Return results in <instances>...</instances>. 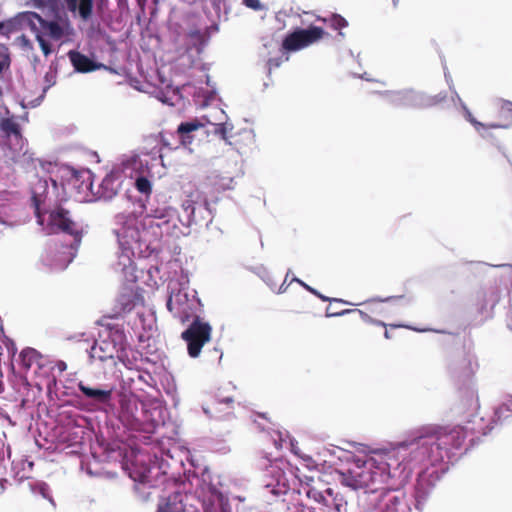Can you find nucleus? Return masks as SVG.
<instances>
[{"label": "nucleus", "mask_w": 512, "mask_h": 512, "mask_svg": "<svg viewBox=\"0 0 512 512\" xmlns=\"http://www.w3.org/2000/svg\"><path fill=\"white\" fill-rule=\"evenodd\" d=\"M330 505L329 512H347V503L343 499L331 498Z\"/></svg>", "instance_id": "obj_44"}, {"label": "nucleus", "mask_w": 512, "mask_h": 512, "mask_svg": "<svg viewBox=\"0 0 512 512\" xmlns=\"http://www.w3.org/2000/svg\"><path fill=\"white\" fill-rule=\"evenodd\" d=\"M203 125L196 119L181 122L177 127V134L182 138V146L187 148L193 140L192 132L198 130Z\"/></svg>", "instance_id": "obj_25"}, {"label": "nucleus", "mask_w": 512, "mask_h": 512, "mask_svg": "<svg viewBox=\"0 0 512 512\" xmlns=\"http://www.w3.org/2000/svg\"><path fill=\"white\" fill-rule=\"evenodd\" d=\"M0 130L5 136H14L17 139L22 138L20 125L13 117L3 118L0 121Z\"/></svg>", "instance_id": "obj_31"}, {"label": "nucleus", "mask_w": 512, "mask_h": 512, "mask_svg": "<svg viewBox=\"0 0 512 512\" xmlns=\"http://www.w3.org/2000/svg\"><path fill=\"white\" fill-rule=\"evenodd\" d=\"M157 227L162 233L179 238L189 234V227L193 224H200L209 216L212 220V210L207 201L203 205L196 206L192 200H184L182 203V213H179L173 207H164L157 210Z\"/></svg>", "instance_id": "obj_3"}, {"label": "nucleus", "mask_w": 512, "mask_h": 512, "mask_svg": "<svg viewBox=\"0 0 512 512\" xmlns=\"http://www.w3.org/2000/svg\"><path fill=\"white\" fill-rule=\"evenodd\" d=\"M283 62V59L282 57H276V58H270L267 62V66H268V73L270 74L271 73V70L273 68H278L280 67V65L282 64Z\"/></svg>", "instance_id": "obj_52"}, {"label": "nucleus", "mask_w": 512, "mask_h": 512, "mask_svg": "<svg viewBox=\"0 0 512 512\" xmlns=\"http://www.w3.org/2000/svg\"><path fill=\"white\" fill-rule=\"evenodd\" d=\"M3 347L7 350V352H17V347L14 341L8 337H4L2 341Z\"/></svg>", "instance_id": "obj_51"}, {"label": "nucleus", "mask_w": 512, "mask_h": 512, "mask_svg": "<svg viewBox=\"0 0 512 512\" xmlns=\"http://www.w3.org/2000/svg\"><path fill=\"white\" fill-rule=\"evenodd\" d=\"M447 99V93L446 92H439L436 95H428L427 93L423 92V109L430 108L433 106H436L440 103L445 102Z\"/></svg>", "instance_id": "obj_39"}, {"label": "nucleus", "mask_w": 512, "mask_h": 512, "mask_svg": "<svg viewBox=\"0 0 512 512\" xmlns=\"http://www.w3.org/2000/svg\"><path fill=\"white\" fill-rule=\"evenodd\" d=\"M66 187L74 192L79 200H87L91 196H95L93 186V174L89 169L66 168L64 177Z\"/></svg>", "instance_id": "obj_8"}, {"label": "nucleus", "mask_w": 512, "mask_h": 512, "mask_svg": "<svg viewBox=\"0 0 512 512\" xmlns=\"http://www.w3.org/2000/svg\"><path fill=\"white\" fill-rule=\"evenodd\" d=\"M42 203V198L40 195H37L35 192H33V195H32V204L34 206V209H35V216L37 217L38 219V222L40 224L43 223V219H42V213H41V210H40V205Z\"/></svg>", "instance_id": "obj_46"}, {"label": "nucleus", "mask_w": 512, "mask_h": 512, "mask_svg": "<svg viewBox=\"0 0 512 512\" xmlns=\"http://www.w3.org/2000/svg\"><path fill=\"white\" fill-rule=\"evenodd\" d=\"M503 109H506L508 111H512V102L511 101H504L502 105Z\"/></svg>", "instance_id": "obj_63"}, {"label": "nucleus", "mask_w": 512, "mask_h": 512, "mask_svg": "<svg viewBox=\"0 0 512 512\" xmlns=\"http://www.w3.org/2000/svg\"><path fill=\"white\" fill-rule=\"evenodd\" d=\"M243 4L254 11H262L265 9L260 0H243Z\"/></svg>", "instance_id": "obj_49"}, {"label": "nucleus", "mask_w": 512, "mask_h": 512, "mask_svg": "<svg viewBox=\"0 0 512 512\" xmlns=\"http://www.w3.org/2000/svg\"><path fill=\"white\" fill-rule=\"evenodd\" d=\"M120 463H121V468L124 471H127L128 470V460L126 459V453H124L123 458Z\"/></svg>", "instance_id": "obj_59"}, {"label": "nucleus", "mask_w": 512, "mask_h": 512, "mask_svg": "<svg viewBox=\"0 0 512 512\" xmlns=\"http://www.w3.org/2000/svg\"><path fill=\"white\" fill-rule=\"evenodd\" d=\"M435 465H431V467H434ZM430 467H419L420 469L427 470ZM433 490V484L428 479V475H426V472L423 471L419 474V477L417 479V483L415 485V491H414V499H415V509L417 512H422L424 509V506Z\"/></svg>", "instance_id": "obj_18"}, {"label": "nucleus", "mask_w": 512, "mask_h": 512, "mask_svg": "<svg viewBox=\"0 0 512 512\" xmlns=\"http://www.w3.org/2000/svg\"><path fill=\"white\" fill-rule=\"evenodd\" d=\"M144 290H136L130 294V315L134 314V321L131 329L137 338L138 347L135 352H158L155 347L156 338V316L155 312L144 304Z\"/></svg>", "instance_id": "obj_4"}, {"label": "nucleus", "mask_w": 512, "mask_h": 512, "mask_svg": "<svg viewBox=\"0 0 512 512\" xmlns=\"http://www.w3.org/2000/svg\"><path fill=\"white\" fill-rule=\"evenodd\" d=\"M100 349V340L98 339H89L83 338L76 341V349L80 352H94L96 348Z\"/></svg>", "instance_id": "obj_37"}, {"label": "nucleus", "mask_w": 512, "mask_h": 512, "mask_svg": "<svg viewBox=\"0 0 512 512\" xmlns=\"http://www.w3.org/2000/svg\"><path fill=\"white\" fill-rule=\"evenodd\" d=\"M149 365L153 368L157 383L160 382L165 393L172 398L174 405H177L179 399L177 397V387L173 376L166 371L163 364L149 363Z\"/></svg>", "instance_id": "obj_21"}, {"label": "nucleus", "mask_w": 512, "mask_h": 512, "mask_svg": "<svg viewBox=\"0 0 512 512\" xmlns=\"http://www.w3.org/2000/svg\"><path fill=\"white\" fill-rule=\"evenodd\" d=\"M43 18L32 11H25L18 13L14 18L8 21L10 30H25L29 29L35 36L41 33V24Z\"/></svg>", "instance_id": "obj_16"}, {"label": "nucleus", "mask_w": 512, "mask_h": 512, "mask_svg": "<svg viewBox=\"0 0 512 512\" xmlns=\"http://www.w3.org/2000/svg\"><path fill=\"white\" fill-rule=\"evenodd\" d=\"M461 367L455 370V373H459L464 377H470L478 368L477 362L473 361L472 358L462 355Z\"/></svg>", "instance_id": "obj_36"}, {"label": "nucleus", "mask_w": 512, "mask_h": 512, "mask_svg": "<svg viewBox=\"0 0 512 512\" xmlns=\"http://www.w3.org/2000/svg\"><path fill=\"white\" fill-rule=\"evenodd\" d=\"M115 219L116 225L119 227L114 228L113 232L117 238V242L119 245V254L118 261L114 265V269L116 271L120 270L122 272H125L127 267L126 259H128V255L126 253L128 244V216L125 214H118Z\"/></svg>", "instance_id": "obj_14"}, {"label": "nucleus", "mask_w": 512, "mask_h": 512, "mask_svg": "<svg viewBox=\"0 0 512 512\" xmlns=\"http://www.w3.org/2000/svg\"><path fill=\"white\" fill-rule=\"evenodd\" d=\"M293 282H297L298 284H300L304 289H306L307 291H309L310 293H312L313 295L317 296L319 299H321L322 301L324 302H340V303H345V304H350L349 302H346L342 299H338V298H329L323 294H321L318 290L314 289L313 287L309 286L308 284H306L305 282H303L302 280H300L299 278L297 277H293L292 279Z\"/></svg>", "instance_id": "obj_38"}, {"label": "nucleus", "mask_w": 512, "mask_h": 512, "mask_svg": "<svg viewBox=\"0 0 512 512\" xmlns=\"http://www.w3.org/2000/svg\"><path fill=\"white\" fill-rule=\"evenodd\" d=\"M139 71L143 81L130 76L129 82L130 87L139 92L151 94L156 91L157 84H166V78L158 69H151V71L144 72L141 68H139Z\"/></svg>", "instance_id": "obj_15"}, {"label": "nucleus", "mask_w": 512, "mask_h": 512, "mask_svg": "<svg viewBox=\"0 0 512 512\" xmlns=\"http://www.w3.org/2000/svg\"><path fill=\"white\" fill-rule=\"evenodd\" d=\"M471 399L473 401L472 405H475V406H478V397H477V394L475 393L474 390H472L471 392Z\"/></svg>", "instance_id": "obj_62"}, {"label": "nucleus", "mask_w": 512, "mask_h": 512, "mask_svg": "<svg viewBox=\"0 0 512 512\" xmlns=\"http://www.w3.org/2000/svg\"><path fill=\"white\" fill-rule=\"evenodd\" d=\"M35 37L44 55L48 56L51 53V45L49 42L44 39V36L41 33L37 34Z\"/></svg>", "instance_id": "obj_48"}, {"label": "nucleus", "mask_w": 512, "mask_h": 512, "mask_svg": "<svg viewBox=\"0 0 512 512\" xmlns=\"http://www.w3.org/2000/svg\"><path fill=\"white\" fill-rule=\"evenodd\" d=\"M122 182L123 180L120 173L111 172L107 174L98 185L95 196L103 199L113 198L118 193Z\"/></svg>", "instance_id": "obj_22"}, {"label": "nucleus", "mask_w": 512, "mask_h": 512, "mask_svg": "<svg viewBox=\"0 0 512 512\" xmlns=\"http://www.w3.org/2000/svg\"><path fill=\"white\" fill-rule=\"evenodd\" d=\"M481 295V298H482V303L479 307V312L480 313H483L484 310L486 309V306H487V303H486V294L483 292L480 294Z\"/></svg>", "instance_id": "obj_57"}, {"label": "nucleus", "mask_w": 512, "mask_h": 512, "mask_svg": "<svg viewBox=\"0 0 512 512\" xmlns=\"http://www.w3.org/2000/svg\"><path fill=\"white\" fill-rule=\"evenodd\" d=\"M10 65V58L8 54V49L4 45H0V73L2 71L9 67Z\"/></svg>", "instance_id": "obj_45"}, {"label": "nucleus", "mask_w": 512, "mask_h": 512, "mask_svg": "<svg viewBox=\"0 0 512 512\" xmlns=\"http://www.w3.org/2000/svg\"><path fill=\"white\" fill-rule=\"evenodd\" d=\"M41 25V34L43 36L47 35L54 40L62 38L64 34L63 29L56 21H46L43 19V23Z\"/></svg>", "instance_id": "obj_33"}, {"label": "nucleus", "mask_w": 512, "mask_h": 512, "mask_svg": "<svg viewBox=\"0 0 512 512\" xmlns=\"http://www.w3.org/2000/svg\"><path fill=\"white\" fill-rule=\"evenodd\" d=\"M505 410L507 413L512 414V396H508L501 405L494 410L493 422L500 421L502 419V413Z\"/></svg>", "instance_id": "obj_40"}, {"label": "nucleus", "mask_w": 512, "mask_h": 512, "mask_svg": "<svg viewBox=\"0 0 512 512\" xmlns=\"http://www.w3.org/2000/svg\"><path fill=\"white\" fill-rule=\"evenodd\" d=\"M378 94L390 105L397 108L423 109V91L413 88L385 90Z\"/></svg>", "instance_id": "obj_10"}, {"label": "nucleus", "mask_w": 512, "mask_h": 512, "mask_svg": "<svg viewBox=\"0 0 512 512\" xmlns=\"http://www.w3.org/2000/svg\"><path fill=\"white\" fill-rule=\"evenodd\" d=\"M209 36L204 35L200 30H191L187 35V49L195 50L196 54H201L204 50Z\"/></svg>", "instance_id": "obj_26"}, {"label": "nucleus", "mask_w": 512, "mask_h": 512, "mask_svg": "<svg viewBox=\"0 0 512 512\" xmlns=\"http://www.w3.org/2000/svg\"><path fill=\"white\" fill-rule=\"evenodd\" d=\"M348 314L357 315L362 321L367 322V323H373V324L384 326V327L386 326V324L384 322L379 321V320H374L367 313H365L359 309H344L339 312H331L330 307H327L326 312H325V316L328 318L340 317V316H344V315H348Z\"/></svg>", "instance_id": "obj_28"}, {"label": "nucleus", "mask_w": 512, "mask_h": 512, "mask_svg": "<svg viewBox=\"0 0 512 512\" xmlns=\"http://www.w3.org/2000/svg\"><path fill=\"white\" fill-rule=\"evenodd\" d=\"M157 98L164 104H167V105H171L173 106L174 103L172 101V98L171 97H168L165 95V93L163 91H159L158 94H157Z\"/></svg>", "instance_id": "obj_53"}, {"label": "nucleus", "mask_w": 512, "mask_h": 512, "mask_svg": "<svg viewBox=\"0 0 512 512\" xmlns=\"http://www.w3.org/2000/svg\"><path fill=\"white\" fill-rule=\"evenodd\" d=\"M158 509H162L163 512H184L182 493L176 491L163 498L158 504Z\"/></svg>", "instance_id": "obj_24"}, {"label": "nucleus", "mask_w": 512, "mask_h": 512, "mask_svg": "<svg viewBox=\"0 0 512 512\" xmlns=\"http://www.w3.org/2000/svg\"><path fill=\"white\" fill-rule=\"evenodd\" d=\"M48 0H28L34 7L42 8L46 5Z\"/></svg>", "instance_id": "obj_55"}, {"label": "nucleus", "mask_w": 512, "mask_h": 512, "mask_svg": "<svg viewBox=\"0 0 512 512\" xmlns=\"http://www.w3.org/2000/svg\"><path fill=\"white\" fill-rule=\"evenodd\" d=\"M211 326L196 317L189 327L182 332V339L187 344V352H201L205 343L211 338Z\"/></svg>", "instance_id": "obj_11"}, {"label": "nucleus", "mask_w": 512, "mask_h": 512, "mask_svg": "<svg viewBox=\"0 0 512 512\" xmlns=\"http://www.w3.org/2000/svg\"><path fill=\"white\" fill-rule=\"evenodd\" d=\"M153 487L148 485L145 481H140L135 484L134 491L143 501H147L151 495Z\"/></svg>", "instance_id": "obj_41"}, {"label": "nucleus", "mask_w": 512, "mask_h": 512, "mask_svg": "<svg viewBox=\"0 0 512 512\" xmlns=\"http://www.w3.org/2000/svg\"><path fill=\"white\" fill-rule=\"evenodd\" d=\"M445 77L446 79H448V76L447 74H445ZM448 82V85H449V89L452 93L451 95V102L453 104V106H456V104L458 103L463 111V116L464 118L470 122L473 127L475 128V130L477 132L480 133V135L483 137V138H487V139H490L493 137V134L492 133H481V129H485L486 128V124L478 121L471 113V111L469 110V108L467 107V105L462 101V99L460 98L459 94L457 93V91L455 90L454 88V85L452 83V80H447Z\"/></svg>", "instance_id": "obj_20"}, {"label": "nucleus", "mask_w": 512, "mask_h": 512, "mask_svg": "<svg viewBox=\"0 0 512 512\" xmlns=\"http://www.w3.org/2000/svg\"><path fill=\"white\" fill-rule=\"evenodd\" d=\"M461 437L459 430L449 434L421 427L404 441L354 456L341 481L353 489H371L360 497L361 512H412L399 489L417 467L445 463L451 451L460 447Z\"/></svg>", "instance_id": "obj_1"}, {"label": "nucleus", "mask_w": 512, "mask_h": 512, "mask_svg": "<svg viewBox=\"0 0 512 512\" xmlns=\"http://www.w3.org/2000/svg\"><path fill=\"white\" fill-rule=\"evenodd\" d=\"M166 307L174 316L179 317L182 321H184V317H188L189 310L192 309L188 293L181 289L176 293L171 291Z\"/></svg>", "instance_id": "obj_17"}, {"label": "nucleus", "mask_w": 512, "mask_h": 512, "mask_svg": "<svg viewBox=\"0 0 512 512\" xmlns=\"http://www.w3.org/2000/svg\"><path fill=\"white\" fill-rule=\"evenodd\" d=\"M46 228L49 233L63 232L68 234L78 243L82 238L81 226L73 219L71 212L61 205H57L50 210Z\"/></svg>", "instance_id": "obj_7"}, {"label": "nucleus", "mask_w": 512, "mask_h": 512, "mask_svg": "<svg viewBox=\"0 0 512 512\" xmlns=\"http://www.w3.org/2000/svg\"><path fill=\"white\" fill-rule=\"evenodd\" d=\"M232 129H233V125L225 122V123L216 124L214 132H215V134L220 135L222 139L226 140L228 130H232Z\"/></svg>", "instance_id": "obj_47"}, {"label": "nucleus", "mask_w": 512, "mask_h": 512, "mask_svg": "<svg viewBox=\"0 0 512 512\" xmlns=\"http://www.w3.org/2000/svg\"><path fill=\"white\" fill-rule=\"evenodd\" d=\"M282 461H274L266 468L265 476L270 478L265 488L273 495L280 496L287 493L289 489V478L283 469Z\"/></svg>", "instance_id": "obj_12"}, {"label": "nucleus", "mask_w": 512, "mask_h": 512, "mask_svg": "<svg viewBox=\"0 0 512 512\" xmlns=\"http://www.w3.org/2000/svg\"><path fill=\"white\" fill-rule=\"evenodd\" d=\"M139 154H130V170L137 173L134 181L135 189L141 194L138 198H134L130 195V203L133 206V210L130 214L134 216L142 215L146 209V203L152 192V177L151 168L153 164L147 159H139Z\"/></svg>", "instance_id": "obj_5"}, {"label": "nucleus", "mask_w": 512, "mask_h": 512, "mask_svg": "<svg viewBox=\"0 0 512 512\" xmlns=\"http://www.w3.org/2000/svg\"><path fill=\"white\" fill-rule=\"evenodd\" d=\"M215 400H216V403L225 404L228 406V408H231L229 405L233 403L232 396H229V395L225 396L220 391H218L215 394Z\"/></svg>", "instance_id": "obj_50"}, {"label": "nucleus", "mask_w": 512, "mask_h": 512, "mask_svg": "<svg viewBox=\"0 0 512 512\" xmlns=\"http://www.w3.org/2000/svg\"><path fill=\"white\" fill-rule=\"evenodd\" d=\"M129 231H130V238L131 239H135L136 236L138 237V230L136 228L132 227L131 224H130Z\"/></svg>", "instance_id": "obj_60"}, {"label": "nucleus", "mask_w": 512, "mask_h": 512, "mask_svg": "<svg viewBox=\"0 0 512 512\" xmlns=\"http://www.w3.org/2000/svg\"><path fill=\"white\" fill-rule=\"evenodd\" d=\"M68 56L74 69L78 72L87 73L98 68V65L93 60L78 51H69Z\"/></svg>", "instance_id": "obj_23"}, {"label": "nucleus", "mask_w": 512, "mask_h": 512, "mask_svg": "<svg viewBox=\"0 0 512 512\" xmlns=\"http://www.w3.org/2000/svg\"><path fill=\"white\" fill-rule=\"evenodd\" d=\"M93 0H80L77 2V9L81 18L88 19L92 14Z\"/></svg>", "instance_id": "obj_43"}, {"label": "nucleus", "mask_w": 512, "mask_h": 512, "mask_svg": "<svg viewBox=\"0 0 512 512\" xmlns=\"http://www.w3.org/2000/svg\"><path fill=\"white\" fill-rule=\"evenodd\" d=\"M136 1H137V5H138L139 9L141 10L142 13H144V9H145L147 0H136Z\"/></svg>", "instance_id": "obj_61"}, {"label": "nucleus", "mask_w": 512, "mask_h": 512, "mask_svg": "<svg viewBox=\"0 0 512 512\" xmlns=\"http://www.w3.org/2000/svg\"><path fill=\"white\" fill-rule=\"evenodd\" d=\"M496 128H508V125H502V124H497V123L486 124V128L483 129L484 130L483 133H488L486 131L487 129H496Z\"/></svg>", "instance_id": "obj_56"}, {"label": "nucleus", "mask_w": 512, "mask_h": 512, "mask_svg": "<svg viewBox=\"0 0 512 512\" xmlns=\"http://www.w3.org/2000/svg\"><path fill=\"white\" fill-rule=\"evenodd\" d=\"M441 338L439 339L440 342L443 343V345L448 349H458L459 346L462 344L464 336L460 333H452V332H444L439 331Z\"/></svg>", "instance_id": "obj_34"}, {"label": "nucleus", "mask_w": 512, "mask_h": 512, "mask_svg": "<svg viewBox=\"0 0 512 512\" xmlns=\"http://www.w3.org/2000/svg\"><path fill=\"white\" fill-rule=\"evenodd\" d=\"M159 135H160L162 148H166L169 150H176L180 146H182V138L179 134H177V132H175V134H173V133L167 134V133L162 132V133H159Z\"/></svg>", "instance_id": "obj_35"}, {"label": "nucleus", "mask_w": 512, "mask_h": 512, "mask_svg": "<svg viewBox=\"0 0 512 512\" xmlns=\"http://www.w3.org/2000/svg\"><path fill=\"white\" fill-rule=\"evenodd\" d=\"M161 140L159 134H150L143 137V145L132 153L139 154V159H142L141 156H150L151 164L155 161H160L163 165V156L161 154Z\"/></svg>", "instance_id": "obj_19"}, {"label": "nucleus", "mask_w": 512, "mask_h": 512, "mask_svg": "<svg viewBox=\"0 0 512 512\" xmlns=\"http://www.w3.org/2000/svg\"><path fill=\"white\" fill-rule=\"evenodd\" d=\"M324 22H328L333 29L345 28L348 26V21L340 14L334 13L328 19H323Z\"/></svg>", "instance_id": "obj_42"}, {"label": "nucleus", "mask_w": 512, "mask_h": 512, "mask_svg": "<svg viewBox=\"0 0 512 512\" xmlns=\"http://www.w3.org/2000/svg\"><path fill=\"white\" fill-rule=\"evenodd\" d=\"M41 357V354H11V365L12 368L18 367L19 370L27 372L32 363Z\"/></svg>", "instance_id": "obj_29"}, {"label": "nucleus", "mask_w": 512, "mask_h": 512, "mask_svg": "<svg viewBox=\"0 0 512 512\" xmlns=\"http://www.w3.org/2000/svg\"><path fill=\"white\" fill-rule=\"evenodd\" d=\"M512 414L507 413L505 410H503L502 413V419L500 421L493 422V417L490 419L488 423L485 422V420L481 417L479 419L474 418L473 420H470L467 422L464 426H453V427H441L436 425H427L426 427H433L441 430L443 433H454L456 430H459L461 432V443L459 448H455L452 453L446 458V461H450L453 458L457 457L458 455L462 454L463 451L467 450V447L465 446V440L468 438L469 435L474 434H481V435H487L493 428L494 424L502 423L504 420H506L508 417H510Z\"/></svg>", "instance_id": "obj_6"}, {"label": "nucleus", "mask_w": 512, "mask_h": 512, "mask_svg": "<svg viewBox=\"0 0 512 512\" xmlns=\"http://www.w3.org/2000/svg\"><path fill=\"white\" fill-rule=\"evenodd\" d=\"M272 440L277 449H281L284 446L288 447L291 452L298 455V448L296 446V441L293 439L290 434L284 430V431H274L272 434Z\"/></svg>", "instance_id": "obj_27"}, {"label": "nucleus", "mask_w": 512, "mask_h": 512, "mask_svg": "<svg viewBox=\"0 0 512 512\" xmlns=\"http://www.w3.org/2000/svg\"><path fill=\"white\" fill-rule=\"evenodd\" d=\"M323 35L324 30L315 25H310L307 28H295L284 37L282 50L284 52L299 51L320 40Z\"/></svg>", "instance_id": "obj_9"}, {"label": "nucleus", "mask_w": 512, "mask_h": 512, "mask_svg": "<svg viewBox=\"0 0 512 512\" xmlns=\"http://www.w3.org/2000/svg\"><path fill=\"white\" fill-rule=\"evenodd\" d=\"M306 496L324 506H330V499L332 497V489L327 488L324 492L316 489L315 487H308L305 491Z\"/></svg>", "instance_id": "obj_30"}, {"label": "nucleus", "mask_w": 512, "mask_h": 512, "mask_svg": "<svg viewBox=\"0 0 512 512\" xmlns=\"http://www.w3.org/2000/svg\"><path fill=\"white\" fill-rule=\"evenodd\" d=\"M149 363L157 362L149 358H141V367L130 366V390L144 391L145 387L156 390L157 378ZM164 422L165 409L158 401H143L130 391V441L132 438H137L133 432L152 434L164 425ZM133 452L134 449L130 443V456Z\"/></svg>", "instance_id": "obj_2"}, {"label": "nucleus", "mask_w": 512, "mask_h": 512, "mask_svg": "<svg viewBox=\"0 0 512 512\" xmlns=\"http://www.w3.org/2000/svg\"><path fill=\"white\" fill-rule=\"evenodd\" d=\"M56 368L59 373H63L67 369V365L64 361L59 360L55 363L53 369Z\"/></svg>", "instance_id": "obj_54"}, {"label": "nucleus", "mask_w": 512, "mask_h": 512, "mask_svg": "<svg viewBox=\"0 0 512 512\" xmlns=\"http://www.w3.org/2000/svg\"><path fill=\"white\" fill-rule=\"evenodd\" d=\"M395 297H387V298H380V297H376V298H373L372 301H377V302H388L392 299H394Z\"/></svg>", "instance_id": "obj_64"}, {"label": "nucleus", "mask_w": 512, "mask_h": 512, "mask_svg": "<svg viewBox=\"0 0 512 512\" xmlns=\"http://www.w3.org/2000/svg\"><path fill=\"white\" fill-rule=\"evenodd\" d=\"M100 352H124L126 336L123 330L114 327H103L99 333Z\"/></svg>", "instance_id": "obj_13"}, {"label": "nucleus", "mask_w": 512, "mask_h": 512, "mask_svg": "<svg viewBox=\"0 0 512 512\" xmlns=\"http://www.w3.org/2000/svg\"><path fill=\"white\" fill-rule=\"evenodd\" d=\"M78 388L87 398L97 400L99 402H106L111 395L110 391L98 388H91L84 385L82 382L78 384Z\"/></svg>", "instance_id": "obj_32"}, {"label": "nucleus", "mask_w": 512, "mask_h": 512, "mask_svg": "<svg viewBox=\"0 0 512 512\" xmlns=\"http://www.w3.org/2000/svg\"><path fill=\"white\" fill-rule=\"evenodd\" d=\"M65 1L67 3L69 10L74 12L77 9V1L78 0H65Z\"/></svg>", "instance_id": "obj_58"}]
</instances>
